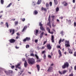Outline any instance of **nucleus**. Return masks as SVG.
<instances>
[{
	"label": "nucleus",
	"mask_w": 76,
	"mask_h": 76,
	"mask_svg": "<svg viewBox=\"0 0 76 76\" xmlns=\"http://www.w3.org/2000/svg\"><path fill=\"white\" fill-rule=\"evenodd\" d=\"M23 72V70L22 69H20V71L18 73V75H21V74Z\"/></svg>",
	"instance_id": "obj_12"
},
{
	"label": "nucleus",
	"mask_w": 76,
	"mask_h": 76,
	"mask_svg": "<svg viewBox=\"0 0 76 76\" xmlns=\"http://www.w3.org/2000/svg\"><path fill=\"white\" fill-rule=\"evenodd\" d=\"M49 4H50V6H52V2H50L49 3Z\"/></svg>",
	"instance_id": "obj_45"
},
{
	"label": "nucleus",
	"mask_w": 76,
	"mask_h": 76,
	"mask_svg": "<svg viewBox=\"0 0 76 76\" xmlns=\"http://www.w3.org/2000/svg\"><path fill=\"white\" fill-rule=\"evenodd\" d=\"M1 3L2 4H4V0H1Z\"/></svg>",
	"instance_id": "obj_32"
},
{
	"label": "nucleus",
	"mask_w": 76,
	"mask_h": 76,
	"mask_svg": "<svg viewBox=\"0 0 76 76\" xmlns=\"http://www.w3.org/2000/svg\"><path fill=\"white\" fill-rule=\"evenodd\" d=\"M57 48H60V49H61V46L60 45H58L57 46Z\"/></svg>",
	"instance_id": "obj_41"
},
{
	"label": "nucleus",
	"mask_w": 76,
	"mask_h": 76,
	"mask_svg": "<svg viewBox=\"0 0 76 76\" xmlns=\"http://www.w3.org/2000/svg\"><path fill=\"white\" fill-rule=\"evenodd\" d=\"M23 61H26V60H25V58H23L22 59Z\"/></svg>",
	"instance_id": "obj_51"
},
{
	"label": "nucleus",
	"mask_w": 76,
	"mask_h": 76,
	"mask_svg": "<svg viewBox=\"0 0 76 76\" xmlns=\"http://www.w3.org/2000/svg\"><path fill=\"white\" fill-rule=\"evenodd\" d=\"M41 0H38L37 3L38 4H41Z\"/></svg>",
	"instance_id": "obj_27"
},
{
	"label": "nucleus",
	"mask_w": 76,
	"mask_h": 76,
	"mask_svg": "<svg viewBox=\"0 0 76 76\" xmlns=\"http://www.w3.org/2000/svg\"><path fill=\"white\" fill-rule=\"evenodd\" d=\"M74 26H76V22H74Z\"/></svg>",
	"instance_id": "obj_61"
},
{
	"label": "nucleus",
	"mask_w": 76,
	"mask_h": 76,
	"mask_svg": "<svg viewBox=\"0 0 76 76\" xmlns=\"http://www.w3.org/2000/svg\"><path fill=\"white\" fill-rule=\"evenodd\" d=\"M25 18H23L22 19V21L23 22H24V21H25Z\"/></svg>",
	"instance_id": "obj_59"
},
{
	"label": "nucleus",
	"mask_w": 76,
	"mask_h": 76,
	"mask_svg": "<svg viewBox=\"0 0 76 76\" xmlns=\"http://www.w3.org/2000/svg\"><path fill=\"white\" fill-rule=\"evenodd\" d=\"M58 72L59 73V74H60V75H62V73L60 71H59Z\"/></svg>",
	"instance_id": "obj_60"
},
{
	"label": "nucleus",
	"mask_w": 76,
	"mask_h": 76,
	"mask_svg": "<svg viewBox=\"0 0 76 76\" xmlns=\"http://www.w3.org/2000/svg\"><path fill=\"white\" fill-rule=\"evenodd\" d=\"M69 76H73V73H71V74L69 75Z\"/></svg>",
	"instance_id": "obj_53"
},
{
	"label": "nucleus",
	"mask_w": 76,
	"mask_h": 76,
	"mask_svg": "<svg viewBox=\"0 0 76 76\" xmlns=\"http://www.w3.org/2000/svg\"><path fill=\"white\" fill-rule=\"evenodd\" d=\"M65 3V4H64V6H67V3H66V1H64L63 3V4H64V3Z\"/></svg>",
	"instance_id": "obj_30"
},
{
	"label": "nucleus",
	"mask_w": 76,
	"mask_h": 76,
	"mask_svg": "<svg viewBox=\"0 0 76 76\" xmlns=\"http://www.w3.org/2000/svg\"><path fill=\"white\" fill-rule=\"evenodd\" d=\"M4 72L7 75H9V72H8V71H4Z\"/></svg>",
	"instance_id": "obj_34"
},
{
	"label": "nucleus",
	"mask_w": 76,
	"mask_h": 76,
	"mask_svg": "<svg viewBox=\"0 0 76 76\" xmlns=\"http://www.w3.org/2000/svg\"><path fill=\"white\" fill-rule=\"evenodd\" d=\"M15 25H17L18 24V21H15Z\"/></svg>",
	"instance_id": "obj_37"
},
{
	"label": "nucleus",
	"mask_w": 76,
	"mask_h": 76,
	"mask_svg": "<svg viewBox=\"0 0 76 76\" xmlns=\"http://www.w3.org/2000/svg\"><path fill=\"white\" fill-rule=\"evenodd\" d=\"M10 32V33H12H12L11 34V35H13L15 34V30L14 29H10L9 30Z\"/></svg>",
	"instance_id": "obj_6"
},
{
	"label": "nucleus",
	"mask_w": 76,
	"mask_h": 76,
	"mask_svg": "<svg viewBox=\"0 0 76 76\" xmlns=\"http://www.w3.org/2000/svg\"><path fill=\"white\" fill-rule=\"evenodd\" d=\"M29 45H26V48H29Z\"/></svg>",
	"instance_id": "obj_40"
},
{
	"label": "nucleus",
	"mask_w": 76,
	"mask_h": 76,
	"mask_svg": "<svg viewBox=\"0 0 76 76\" xmlns=\"http://www.w3.org/2000/svg\"><path fill=\"white\" fill-rule=\"evenodd\" d=\"M48 32L50 34H54V32L53 31L50 32V31H49Z\"/></svg>",
	"instance_id": "obj_38"
},
{
	"label": "nucleus",
	"mask_w": 76,
	"mask_h": 76,
	"mask_svg": "<svg viewBox=\"0 0 76 76\" xmlns=\"http://www.w3.org/2000/svg\"><path fill=\"white\" fill-rule=\"evenodd\" d=\"M41 61V60L39 58L38 59H37V62H40Z\"/></svg>",
	"instance_id": "obj_33"
},
{
	"label": "nucleus",
	"mask_w": 76,
	"mask_h": 76,
	"mask_svg": "<svg viewBox=\"0 0 76 76\" xmlns=\"http://www.w3.org/2000/svg\"><path fill=\"white\" fill-rule=\"evenodd\" d=\"M30 38L29 37H27L25 39L23 40V42H26V41H29L30 40Z\"/></svg>",
	"instance_id": "obj_7"
},
{
	"label": "nucleus",
	"mask_w": 76,
	"mask_h": 76,
	"mask_svg": "<svg viewBox=\"0 0 76 76\" xmlns=\"http://www.w3.org/2000/svg\"><path fill=\"white\" fill-rule=\"evenodd\" d=\"M59 11V8L57 7L56 8V12H58Z\"/></svg>",
	"instance_id": "obj_26"
},
{
	"label": "nucleus",
	"mask_w": 76,
	"mask_h": 76,
	"mask_svg": "<svg viewBox=\"0 0 76 76\" xmlns=\"http://www.w3.org/2000/svg\"><path fill=\"white\" fill-rule=\"evenodd\" d=\"M38 11L37 10H35L33 12V14L34 15H37L38 14Z\"/></svg>",
	"instance_id": "obj_15"
},
{
	"label": "nucleus",
	"mask_w": 76,
	"mask_h": 76,
	"mask_svg": "<svg viewBox=\"0 0 76 76\" xmlns=\"http://www.w3.org/2000/svg\"><path fill=\"white\" fill-rule=\"evenodd\" d=\"M5 25L7 27V28H9V24H8V23L7 22L5 23Z\"/></svg>",
	"instance_id": "obj_31"
},
{
	"label": "nucleus",
	"mask_w": 76,
	"mask_h": 76,
	"mask_svg": "<svg viewBox=\"0 0 76 76\" xmlns=\"http://www.w3.org/2000/svg\"><path fill=\"white\" fill-rule=\"evenodd\" d=\"M54 23H53L52 24V25L53 27H55V26H56V25H54Z\"/></svg>",
	"instance_id": "obj_48"
},
{
	"label": "nucleus",
	"mask_w": 76,
	"mask_h": 76,
	"mask_svg": "<svg viewBox=\"0 0 76 76\" xmlns=\"http://www.w3.org/2000/svg\"><path fill=\"white\" fill-rule=\"evenodd\" d=\"M69 41H67V40H66L65 41V45H66V44H69Z\"/></svg>",
	"instance_id": "obj_24"
},
{
	"label": "nucleus",
	"mask_w": 76,
	"mask_h": 76,
	"mask_svg": "<svg viewBox=\"0 0 76 76\" xmlns=\"http://www.w3.org/2000/svg\"><path fill=\"white\" fill-rule=\"evenodd\" d=\"M14 68H15V66H11V69H14Z\"/></svg>",
	"instance_id": "obj_54"
},
{
	"label": "nucleus",
	"mask_w": 76,
	"mask_h": 76,
	"mask_svg": "<svg viewBox=\"0 0 76 76\" xmlns=\"http://www.w3.org/2000/svg\"><path fill=\"white\" fill-rule=\"evenodd\" d=\"M53 68L52 66H50L48 68L47 71L48 72H52L53 71Z\"/></svg>",
	"instance_id": "obj_4"
},
{
	"label": "nucleus",
	"mask_w": 76,
	"mask_h": 76,
	"mask_svg": "<svg viewBox=\"0 0 76 76\" xmlns=\"http://www.w3.org/2000/svg\"><path fill=\"white\" fill-rule=\"evenodd\" d=\"M35 42L37 43L38 42V40L37 39L35 40Z\"/></svg>",
	"instance_id": "obj_62"
},
{
	"label": "nucleus",
	"mask_w": 76,
	"mask_h": 76,
	"mask_svg": "<svg viewBox=\"0 0 76 76\" xmlns=\"http://www.w3.org/2000/svg\"><path fill=\"white\" fill-rule=\"evenodd\" d=\"M47 30L48 31V32L49 31H50V28H49V27H48L47 28Z\"/></svg>",
	"instance_id": "obj_44"
},
{
	"label": "nucleus",
	"mask_w": 76,
	"mask_h": 76,
	"mask_svg": "<svg viewBox=\"0 0 76 76\" xmlns=\"http://www.w3.org/2000/svg\"><path fill=\"white\" fill-rule=\"evenodd\" d=\"M61 42V39H60L59 41V44H60Z\"/></svg>",
	"instance_id": "obj_43"
},
{
	"label": "nucleus",
	"mask_w": 76,
	"mask_h": 76,
	"mask_svg": "<svg viewBox=\"0 0 76 76\" xmlns=\"http://www.w3.org/2000/svg\"><path fill=\"white\" fill-rule=\"evenodd\" d=\"M11 5H12V3H11L6 7V8H8V7H10Z\"/></svg>",
	"instance_id": "obj_23"
},
{
	"label": "nucleus",
	"mask_w": 76,
	"mask_h": 76,
	"mask_svg": "<svg viewBox=\"0 0 76 76\" xmlns=\"http://www.w3.org/2000/svg\"><path fill=\"white\" fill-rule=\"evenodd\" d=\"M54 36L52 35L51 36V41L52 42H54Z\"/></svg>",
	"instance_id": "obj_14"
},
{
	"label": "nucleus",
	"mask_w": 76,
	"mask_h": 76,
	"mask_svg": "<svg viewBox=\"0 0 76 76\" xmlns=\"http://www.w3.org/2000/svg\"><path fill=\"white\" fill-rule=\"evenodd\" d=\"M48 20L49 22H51V17H50V15H49V17Z\"/></svg>",
	"instance_id": "obj_29"
},
{
	"label": "nucleus",
	"mask_w": 76,
	"mask_h": 76,
	"mask_svg": "<svg viewBox=\"0 0 76 76\" xmlns=\"http://www.w3.org/2000/svg\"><path fill=\"white\" fill-rule=\"evenodd\" d=\"M67 72V71L66 70L64 71L63 72V74H64L65 73H66Z\"/></svg>",
	"instance_id": "obj_46"
},
{
	"label": "nucleus",
	"mask_w": 76,
	"mask_h": 76,
	"mask_svg": "<svg viewBox=\"0 0 76 76\" xmlns=\"http://www.w3.org/2000/svg\"><path fill=\"white\" fill-rule=\"evenodd\" d=\"M41 10L42 11L43 10L44 11H45V12H47V9L46 8H44L43 7H42Z\"/></svg>",
	"instance_id": "obj_13"
},
{
	"label": "nucleus",
	"mask_w": 76,
	"mask_h": 76,
	"mask_svg": "<svg viewBox=\"0 0 76 76\" xmlns=\"http://www.w3.org/2000/svg\"><path fill=\"white\" fill-rule=\"evenodd\" d=\"M68 22L69 23H71V20H68Z\"/></svg>",
	"instance_id": "obj_55"
},
{
	"label": "nucleus",
	"mask_w": 76,
	"mask_h": 76,
	"mask_svg": "<svg viewBox=\"0 0 76 76\" xmlns=\"http://www.w3.org/2000/svg\"><path fill=\"white\" fill-rule=\"evenodd\" d=\"M28 61L29 64H33L35 63V60L33 59L29 60Z\"/></svg>",
	"instance_id": "obj_3"
},
{
	"label": "nucleus",
	"mask_w": 76,
	"mask_h": 76,
	"mask_svg": "<svg viewBox=\"0 0 76 76\" xmlns=\"http://www.w3.org/2000/svg\"><path fill=\"white\" fill-rule=\"evenodd\" d=\"M37 70L38 72H39V69H40V66H39V65H37Z\"/></svg>",
	"instance_id": "obj_18"
},
{
	"label": "nucleus",
	"mask_w": 76,
	"mask_h": 76,
	"mask_svg": "<svg viewBox=\"0 0 76 76\" xmlns=\"http://www.w3.org/2000/svg\"><path fill=\"white\" fill-rule=\"evenodd\" d=\"M26 29H27V26H25L24 27L22 31V32H24L25 31V30H26Z\"/></svg>",
	"instance_id": "obj_10"
},
{
	"label": "nucleus",
	"mask_w": 76,
	"mask_h": 76,
	"mask_svg": "<svg viewBox=\"0 0 76 76\" xmlns=\"http://www.w3.org/2000/svg\"><path fill=\"white\" fill-rule=\"evenodd\" d=\"M43 58L44 59H46V55L45 54H44L43 56Z\"/></svg>",
	"instance_id": "obj_35"
},
{
	"label": "nucleus",
	"mask_w": 76,
	"mask_h": 76,
	"mask_svg": "<svg viewBox=\"0 0 76 76\" xmlns=\"http://www.w3.org/2000/svg\"><path fill=\"white\" fill-rule=\"evenodd\" d=\"M44 35V31H43L42 32L40 35V38H42V37H43V35Z\"/></svg>",
	"instance_id": "obj_17"
},
{
	"label": "nucleus",
	"mask_w": 76,
	"mask_h": 76,
	"mask_svg": "<svg viewBox=\"0 0 76 76\" xmlns=\"http://www.w3.org/2000/svg\"><path fill=\"white\" fill-rule=\"evenodd\" d=\"M74 55L75 57H76V51L74 53Z\"/></svg>",
	"instance_id": "obj_52"
},
{
	"label": "nucleus",
	"mask_w": 76,
	"mask_h": 76,
	"mask_svg": "<svg viewBox=\"0 0 76 76\" xmlns=\"http://www.w3.org/2000/svg\"><path fill=\"white\" fill-rule=\"evenodd\" d=\"M59 19H63V17H59Z\"/></svg>",
	"instance_id": "obj_58"
},
{
	"label": "nucleus",
	"mask_w": 76,
	"mask_h": 76,
	"mask_svg": "<svg viewBox=\"0 0 76 76\" xmlns=\"http://www.w3.org/2000/svg\"><path fill=\"white\" fill-rule=\"evenodd\" d=\"M21 62H20V63L18 64L15 66V67L16 68L18 67H19L20 66V64H21Z\"/></svg>",
	"instance_id": "obj_16"
},
{
	"label": "nucleus",
	"mask_w": 76,
	"mask_h": 76,
	"mask_svg": "<svg viewBox=\"0 0 76 76\" xmlns=\"http://www.w3.org/2000/svg\"><path fill=\"white\" fill-rule=\"evenodd\" d=\"M30 56H34V55L33 53H31L30 55Z\"/></svg>",
	"instance_id": "obj_50"
},
{
	"label": "nucleus",
	"mask_w": 76,
	"mask_h": 76,
	"mask_svg": "<svg viewBox=\"0 0 76 76\" xmlns=\"http://www.w3.org/2000/svg\"><path fill=\"white\" fill-rule=\"evenodd\" d=\"M34 32L35 35L37 36V34H38V32H39V30H38L36 29L35 31H34Z\"/></svg>",
	"instance_id": "obj_8"
},
{
	"label": "nucleus",
	"mask_w": 76,
	"mask_h": 76,
	"mask_svg": "<svg viewBox=\"0 0 76 76\" xmlns=\"http://www.w3.org/2000/svg\"><path fill=\"white\" fill-rule=\"evenodd\" d=\"M60 34H61V35H64L63 34V31H62L60 33Z\"/></svg>",
	"instance_id": "obj_36"
},
{
	"label": "nucleus",
	"mask_w": 76,
	"mask_h": 76,
	"mask_svg": "<svg viewBox=\"0 0 76 76\" xmlns=\"http://www.w3.org/2000/svg\"><path fill=\"white\" fill-rule=\"evenodd\" d=\"M45 53V50H44L43 51H42V54H44V53Z\"/></svg>",
	"instance_id": "obj_57"
},
{
	"label": "nucleus",
	"mask_w": 76,
	"mask_h": 76,
	"mask_svg": "<svg viewBox=\"0 0 76 76\" xmlns=\"http://www.w3.org/2000/svg\"><path fill=\"white\" fill-rule=\"evenodd\" d=\"M48 57L49 58H51L52 57L51 56H50V55H49L48 56Z\"/></svg>",
	"instance_id": "obj_47"
},
{
	"label": "nucleus",
	"mask_w": 76,
	"mask_h": 76,
	"mask_svg": "<svg viewBox=\"0 0 76 76\" xmlns=\"http://www.w3.org/2000/svg\"><path fill=\"white\" fill-rule=\"evenodd\" d=\"M58 52L59 53V55L60 57H61V56H62V54H61V51H60V50H58Z\"/></svg>",
	"instance_id": "obj_19"
},
{
	"label": "nucleus",
	"mask_w": 76,
	"mask_h": 76,
	"mask_svg": "<svg viewBox=\"0 0 76 76\" xmlns=\"http://www.w3.org/2000/svg\"><path fill=\"white\" fill-rule=\"evenodd\" d=\"M74 70H76V66H74Z\"/></svg>",
	"instance_id": "obj_64"
},
{
	"label": "nucleus",
	"mask_w": 76,
	"mask_h": 76,
	"mask_svg": "<svg viewBox=\"0 0 76 76\" xmlns=\"http://www.w3.org/2000/svg\"><path fill=\"white\" fill-rule=\"evenodd\" d=\"M35 56L36 57L37 59H38V58H39V57L38 56H37V54L35 55Z\"/></svg>",
	"instance_id": "obj_42"
},
{
	"label": "nucleus",
	"mask_w": 76,
	"mask_h": 76,
	"mask_svg": "<svg viewBox=\"0 0 76 76\" xmlns=\"http://www.w3.org/2000/svg\"><path fill=\"white\" fill-rule=\"evenodd\" d=\"M49 4H48V3L47 2L46 4V7L47 8V9H48V7H49Z\"/></svg>",
	"instance_id": "obj_21"
},
{
	"label": "nucleus",
	"mask_w": 76,
	"mask_h": 76,
	"mask_svg": "<svg viewBox=\"0 0 76 76\" xmlns=\"http://www.w3.org/2000/svg\"><path fill=\"white\" fill-rule=\"evenodd\" d=\"M54 3L55 4V5H57L58 4V2L57 1V0H54Z\"/></svg>",
	"instance_id": "obj_22"
},
{
	"label": "nucleus",
	"mask_w": 76,
	"mask_h": 76,
	"mask_svg": "<svg viewBox=\"0 0 76 76\" xmlns=\"http://www.w3.org/2000/svg\"><path fill=\"white\" fill-rule=\"evenodd\" d=\"M47 47L48 50H51V46L50 44H48L47 45Z\"/></svg>",
	"instance_id": "obj_11"
},
{
	"label": "nucleus",
	"mask_w": 76,
	"mask_h": 76,
	"mask_svg": "<svg viewBox=\"0 0 76 76\" xmlns=\"http://www.w3.org/2000/svg\"><path fill=\"white\" fill-rule=\"evenodd\" d=\"M72 2L73 3H75V0H73Z\"/></svg>",
	"instance_id": "obj_63"
},
{
	"label": "nucleus",
	"mask_w": 76,
	"mask_h": 76,
	"mask_svg": "<svg viewBox=\"0 0 76 76\" xmlns=\"http://www.w3.org/2000/svg\"><path fill=\"white\" fill-rule=\"evenodd\" d=\"M47 25H48L50 28H51V25L50 22H49L47 24Z\"/></svg>",
	"instance_id": "obj_25"
},
{
	"label": "nucleus",
	"mask_w": 76,
	"mask_h": 76,
	"mask_svg": "<svg viewBox=\"0 0 76 76\" xmlns=\"http://www.w3.org/2000/svg\"><path fill=\"white\" fill-rule=\"evenodd\" d=\"M9 42L10 43H14L16 42V40L13 39H12L9 40Z\"/></svg>",
	"instance_id": "obj_5"
},
{
	"label": "nucleus",
	"mask_w": 76,
	"mask_h": 76,
	"mask_svg": "<svg viewBox=\"0 0 76 76\" xmlns=\"http://www.w3.org/2000/svg\"><path fill=\"white\" fill-rule=\"evenodd\" d=\"M68 50L69 53H70V54H73V49L71 50L70 49L68 48Z\"/></svg>",
	"instance_id": "obj_9"
},
{
	"label": "nucleus",
	"mask_w": 76,
	"mask_h": 76,
	"mask_svg": "<svg viewBox=\"0 0 76 76\" xmlns=\"http://www.w3.org/2000/svg\"><path fill=\"white\" fill-rule=\"evenodd\" d=\"M24 65L25 67H27V66H28V64L27 63V62H26V61H25Z\"/></svg>",
	"instance_id": "obj_20"
},
{
	"label": "nucleus",
	"mask_w": 76,
	"mask_h": 76,
	"mask_svg": "<svg viewBox=\"0 0 76 76\" xmlns=\"http://www.w3.org/2000/svg\"><path fill=\"white\" fill-rule=\"evenodd\" d=\"M39 26H40V29H41V30L45 31V28L43 27V25L41 23V22H39Z\"/></svg>",
	"instance_id": "obj_2"
},
{
	"label": "nucleus",
	"mask_w": 76,
	"mask_h": 76,
	"mask_svg": "<svg viewBox=\"0 0 76 76\" xmlns=\"http://www.w3.org/2000/svg\"><path fill=\"white\" fill-rule=\"evenodd\" d=\"M65 47H70V45L69 44H66L65 45Z\"/></svg>",
	"instance_id": "obj_28"
},
{
	"label": "nucleus",
	"mask_w": 76,
	"mask_h": 76,
	"mask_svg": "<svg viewBox=\"0 0 76 76\" xmlns=\"http://www.w3.org/2000/svg\"><path fill=\"white\" fill-rule=\"evenodd\" d=\"M54 65V63H53V62H52V63L51 64L50 67H52V66H53Z\"/></svg>",
	"instance_id": "obj_39"
},
{
	"label": "nucleus",
	"mask_w": 76,
	"mask_h": 76,
	"mask_svg": "<svg viewBox=\"0 0 76 76\" xmlns=\"http://www.w3.org/2000/svg\"><path fill=\"white\" fill-rule=\"evenodd\" d=\"M69 63L67 62H66L64 63V65L62 66V67L63 69H65L66 67L67 68L69 67Z\"/></svg>",
	"instance_id": "obj_1"
},
{
	"label": "nucleus",
	"mask_w": 76,
	"mask_h": 76,
	"mask_svg": "<svg viewBox=\"0 0 76 76\" xmlns=\"http://www.w3.org/2000/svg\"><path fill=\"white\" fill-rule=\"evenodd\" d=\"M15 47L16 49H19V47H18L17 46H16Z\"/></svg>",
	"instance_id": "obj_56"
},
{
	"label": "nucleus",
	"mask_w": 76,
	"mask_h": 76,
	"mask_svg": "<svg viewBox=\"0 0 76 76\" xmlns=\"http://www.w3.org/2000/svg\"><path fill=\"white\" fill-rule=\"evenodd\" d=\"M9 73H13V72L12 71H9Z\"/></svg>",
	"instance_id": "obj_49"
}]
</instances>
